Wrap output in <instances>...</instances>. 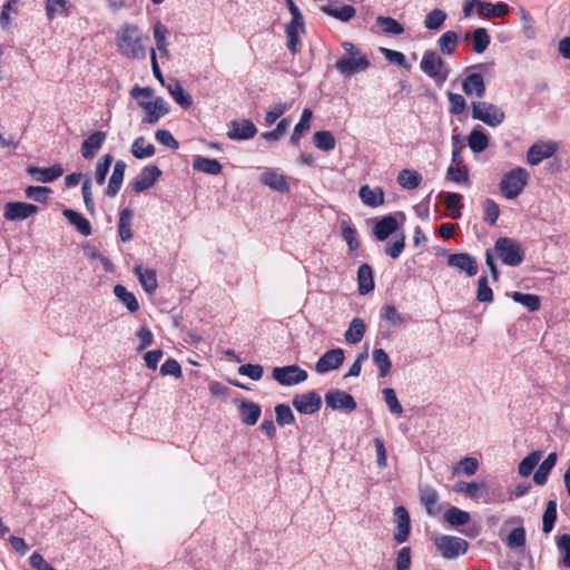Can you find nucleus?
Returning a JSON list of instances; mask_svg holds the SVG:
<instances>
[{"instance_id": "1", "label": "nucleus", "mask_w": 570, "mask_h": 570, "mask_svg": "<svg viewBox=\"0 0 570 570\" xmlns=\"http://www.w3.org/2000/svg\"><path fill=\"white\" fill-rule=\"evenodd\" d=\"M117 52L127 60H145L148 52V37L135 23H122L115 35Z\"/></svg>"}, {"instance_id": "2", "label": "nucleus", "mask_w": 570, "mask_h": 570, "mask_svg": "<svg viewBox=\"0 0 570 570\" xmlns=\"http://www.w3.org/2000/svg\"><path fill=\"white\" fill-rule=\"evenodd\" d=\"M342 47L345 52L335 62V68L343 77L351 78L356 73L365 72L370 68L368 57L354 43L344 41Z\"/></svg>"}, {"instance_id": "3", "label": "nucleus", "mask_w": 570, "mask_h": 570, "mask_svg": "<svg viewBox=\"0 0 570 570\" xmlns=\"http://www.w3.org/2000/svg\"><path fill=\"white\" fill-rule=\"evenodd\" d=\"M285 1L292 14V20L285 27L287 48L293 55H296L301 50V37L305 33V22L299 8L293 0Z\"/></svg>"}, {"instance_id": "4", "label": "nucleus", "mask_w": 570, "mask_h": 570, "mask_svg": "<svg viewBox=\"0 0 570 570\" xmlns=\"http://www.w3.org/2000/svg\"><path fill=\"white\" fill-rule=\"evenodd\" d=\"M420 69L438 83H443L450 73L446 63L434 50H426L423 52L420 61Z\"/></svg>"}, {"instance_id": "5", "label": "nucleus", "mask_w": 570, "mask_h": 570, "mask_svg": "<svg viewBox=\"0 0 570 570\" xmlns=\"http://www.w3.org/2000/svg\"><path fill=\"white\" fill-rule=\"evenodd\" d=\"M529 173L522 167H517L503 175L500 181V190L507 199L517 198L528 184Z\"/></svg>"}, {"instance_id": "6", "label": "nucleus", "mask_w": 570, "mask_h": 570, "mask_svg": "<svg viewBox=\"0 0 570 570\" xmlns=\"http://www.w3.org/2000/svg\"><path fill=\"white\" fill-rule=\"evenodd\" d=\"M471 109L473 119L482 121L490 127H498L505 118V114L500 107L488 101H473Z\"/></svg>"}, {"instance_id": "7", "label": "nucleus", "mask_w": 570, "mask_h": 570, "mask_svg": "<svg viewBox=\"0 0 570 570\" xmlns=\"http://www.w3.org/2000/svg\"><path fill=\"white\" fill-rule=\"evenodd\" d=\"M494 250L500 259L509 266H518L523 262L524 255L521 245L512 238L497 239Z\"/></svg>"}, {"instance_id": "8", "label": "nucleus", "mask_w": 570, "mask_h": 570, "mask_svg": "<svg viewBox=\"0 0 570 570\" xmlns=\"http://www.w3.org/2000/svg\"><path fill=\"white\" fill-rule=\"evenodd\" d=\"M434 544L445 559H454L461 554L466 553L469 543L466 540L442 534L434 539Z\"/></svg>"}, {"instance_id": "9", "label": "nucleus", "mask_w": 570, "mask_h": 570, "mask_svg": "<svg viewBox=\"0 0 570 570\" xmlns=\"http://www.w3.org/2000/svg\"><path fill=\"white\" fill-rule=\"evenodd\" d=\"M272 376L281 385L293 386L306 381L308 374L297 365H286L274 367Z\"/></svg>"}, {"instance_id": "10", "label": "nucleus", "mask_w": 570, "mask_h": 570, "mask_svg": "<svg viewBox=\"0 0 570 570\" xmlns=\"http://www.w3.org/2000/svg\"><path fill=\"white\" fill-rule=\"evenodd\" d=\"M139 107L144 110V124L155 125L160 118L169 112V108L163 97H156L153 101H139Z\"/></svg>"}, {"instance_id": "11", "label": "nucleus", "mask_w": 570, "mask_h": 570, "mask_svg": "<svg viewBox=\"0 0 570 570\" xmlns=\"http://www.w3.org/2000/svg\"><path fill=\"white\" fill-rule=\"evenodd\" d=\"M259 180L264 186L271 188L272 190L278 193L289 191L288 177L284 175L278 168H263Z\"/></svg>"}, {"instance_id": "12", "label": "nucleus", "mask_w": 570, "mask_h": 570, "mask_svg": "<svg viewBox=\"0 0 570 570\" xmlns=\"http://www.w3.org/2000/svg\"><path fill=\"white\" fill-rule=\"evenodd\" d=\"M325 403L334 411H344L351 413L356 409L354 397L341 390H330L325 394Z\"/></svg>"}, {"instance_id": "13", "label": "nucleus", "mask_w": 570, "mask_h": 570, "mask_svg": "<svg viewBox=\"0 0 570 570\" xmlns=\"http://www.w3.org/2000/svg\"><path fill=\"white\" fill-rule=\"evenodd\" d=\"M292 404L299 413L311 415L321 409L322 400L318 393L309 391L295 395Z\"/></svg>"}, {"instance_id": "14", "label": "nucleus", "mask_w": 570, "mask_h": 570, "mask_svg": "<svg viewBox=\"0 0 570 570\" xmlns=\"http://www.w3.org/2000/svg\"><path fill=\"white\" fill-rule=\"evenodd\" d=\"M38 207L33 204L22 202H10L4 205L3 216L7 220H23L35 215Z\"/></svg>"}, {"instance_id": "15", "label": "nucleus", "mask_w": 570, "mask_h": 570, "mask_svg": "<svg viewBox=\"0 0 570 570\" xmlns=\"http://www.w3.org/2000/svg\"><path fill=\"white\" fill-rule=\"evenodd\" d=\"M446 263L450 267L465 273L468 277L475 276L479 271L475 258L468 253L449 254Z\"/></svg>"}, {"instance_id": "16", "label": "nucleus", "mask_w": 570, "mask_h": 570, "mask_svg": "<svg viewBox=\"0 0 570 570\" xmlns=\"http://www.w3.org/2000/svg\"><path fill=\"white\" fill-rule=\"evenodd\" d=\"M558 149L554 141H538L527 153V160L531 166L540 164L543 159L552 157Z\"/></svg>"}, {"instance_id": "17", "label": "nucleus", "mask_w": 570, "mask_h": 570, "mask_svg": "<svg viewBox=\"0 0 570 570\" xmlns=\"http://www.w3.org/2000/svg\"><path fill=\"white\" fill-rule=\"evenodd\" d=\"M257 132L256 126L248 119H237L228 124L227 137L232 140H247Z\"/></svg>"}, {"instance_id": "18", "label": "nucleus", "mask_w": 570, "mask_h": 570, "mask_svg": "<svg viewBox=\"0 0 570 570\" xmlns=\"http://www.w3.org/2000/svg\"><path fill=\"white\" fill-rule=\"evenodd\" d=\"M345 354L342 348H333L322 355L315 364V371L320 374L338 368L344 362Z\"/></svg>"}, {"instance_id": "19", "label": "nucleus", "mask_w": 570, "mask_h": 570, "mask_svg": "<svg viewBox=\"0 0 570 570\" xmlns=\"http://www.w3.org/2000/svg\"><path fill=\"white\" fill-rule=\"evenodd\" d=\"M161 170L154 165L146 166L141 169V171L136 176L132 181V189L136 193H141L144 190L149 189L154 186L157 179L160 177Z\"/></svg>"}, {"instance_id": "20", "label": "nucleus", "mask_w": 570, "mask_h": 570, "mask_svg": "<svg viewBox=\"0 0 570 570\" xmlns=\"http://www.w3.org/2000/svg\"><path fill=\"white\" fill-rule=\"evenodd\" d=\"M396 532L394 539L399 543H403L409 539L411 531V520L407 510L400 505L394 510Z\"/></svg>"}, {"instance_id": "21", "label": "nucleus", "mask_w": 570, "mask_h": 570, "mask_svg": "<svg viewBox=\"0 0 570 570\" xmlns=\"http://www.w3.org/2000/svg\"><path fill=\"white\" fill-rule=\"evenodd\" d=\"M462 90L469 97L482 98L485 95V83L481 73L468 75L462 81Z\"/></svg>"}, {"instance_id": "22", "label": "nucleus", "mask_w": 570, "mask_h": 570, "mask_svg": "<svg viewBox=\"0 0 570 570\" xmlns=\"http://www.w3.org/2000/svg\"><path fill=\"white\" fill-rule=\"evenodd\" d=\"M399 229V223L395 216L387 215L379 219L374 225V236L383 242Z\"/></svg>"}, {"instance_id": "23", "label": "nucleus", "mask_w": 570, "mask_h": 570, "mask_svg": "<svg viewBox=\"0 0 570 570\" xmlns=\"http://www.w3.org/2000/svg\"><path fill=\"white\" fill-rule=\"evenodd\" d=\"M106 140V134L102 131H95L81 144V156L85 159H92Z\"/></svg>"}, {"instance_id": "24", "label": "nucleus", "mask_w": 570, "mask_h": 570, "mask_svg": "<svg viewBox=\"0 0 570 570\" xmlns=\"http://www.w3.org/2000/svg\"><path fill=\"white\" fill-rule=\"evenodd\" d=\"M453 490L456 493L464 494L472 500H478L487 493L488 485L485 482L459 481L454 484Z\"/></svg>"}, {"instance_id": "25", "label": "nucleus", "mask_w": 570, "mask_h": 570, "mask_svg": "<svg viewBox=\"0 0 570 570\" xmlns=\"http://www.w3.org/2000/svg\"><path fill=\"white\" fill-rule=\"evenodd\" d=\"M358 196L364 205L372 208L384 204V191L381 187L363 185L358 190Z\"/></svg>"}, {"instance_id": "26", "label": "nucleus", "mask_w": 570, "mask_h": 570, "mask_svg": "<svg viewBox=\"0 0 570 570\" xmlns=\"http://www.w3.org/2000/svg\"><path fill=\"white\" fill-rule=\"evenodd\" d=\"M242 422L246 425H255L261 417V406L254 402L242 400L238 402Z\"/></svg>"}, {"instance_id": "27", "label": "nucleus", "mask_w": 570, "mask_h": 570, "mask_svg": "<svg viewBox=\"0 0 570 570\" xmlns=\"http://www.w3.org/2000/svg\"><path fill=\"white\" fill-rule=\"evenodd\" d=\"M28 174L31 175L36 180L41 183H51L59 178L63 170L60 165H55L48 168H40L36 166H29L27 169Z\"/></svg>"}, {"instance_id": "28", "label": "nucleus", "mask_w": 570, "mask_h": 570, "mask_svg": "<svg viewBox=\"0 0 570 570\" xmlns=\"http://www.w3.org/2000/svg\"><path fill=\"white\" fill-rule=\"evenodd\" d=\"M420 499L422 504L425 507L428 514L438 515L441 512L439 505V493L431 487H422L420 489Z\"/></svg>"}, {"instance_id": "29", "label": "nucleus", "mask_w": 570, "mask_h": 570, "mask_svg": "<svg viewBox=\"0 0 570 570\" xmlns=\"http://www.w3.org/2000/svg\"><path fill=\"white\" fill-rule=\"evenodd\" d=\"M134 272L146 293L153 294L157 289L158 283L155 269L144 268L141 265H136Z\"/></svg>"}, {"instance_id": "30", "label": "nucleus", "mask_w": 570, "mask_h": 570, "mask_svg": "<svg viewBox=\"0 0 570 570\" xmlns=\"http://www.w3.org/2000/svg\"><path fill=\"white\" fill-rule=\"evenodd\" d=\"M166 89L174 101L184 109L190 108L193 105L191 96L183 88V86L177 80H173L167 83Z\"/></svg>"}, {"instance_id": "31", "label": "nucleus", "mask_w": 570, "mask_h": 570, "mask_svg": "<svg viewBox=\"0 0 570 570\" xmlns=\"http://www.w3.org/2000/svg\"><path fill=\"white\" fill-rule=\"evenodd\" d=\"M193 168L208 175H219L223 170V166L217 159L204 156H196L194 158Z\"/></svg>"}, {"instance_id": "32", "label": "nucleus", "mask_w": 570, "mask_h": 570, "mask_svg": "<svg viewBox=\"0 0 570 570\" xmlns=\"http://www.w3.org/2000/svg\"><path fill=\"white\" fill-rule=\"evenodd\" d=\"M358 292L366 295L374 288V277L372 267L368 264H362L357 272Z\"/></svg>"}, {"instance_id": "33", "label": "nucleus", "mask_w": 570, "mask_h": 570, "mask_svg": "<svg viewBox=\"0 0 570 570\" xmlns=\"http://www.w3.org/2000/svg\"><path fill=\"white\" fill-rule=\"evenodd\" d=\"M125 170L126 164L122 160L116 161L107 187L108 196L115 197L118 194L124 181Z\"/></svg>"}, {"instance_id": "34", "label": "nucleus", "mask_w": 570, "mask_h": 570, "mask_svg": "<svg viewBox=\"0 0 570 570\" xmlns=\"http://www.w3.org/2000/svg\"><path fill=\"white\" fill-rule=\"evenodd\" d=\"M445 179L458 185H470L469 169L465 165H449L445 173Z\"/></svg>"}, {"instance_id": "35", "label": "nucleus", "mask_w": 570, "mask_h": 570, "mask_svg": "<svg viewBox=\"0 0 570 570\" xmlns=\"http://www.w3.org/2000/svg\"><path fill=\"white\" fill-rule=\"evenodd\" d=\"M509 13V7L504 2L491 3L483 1L479 6V14L483 18L490 19L494 17H504Z\"/></svg>"}, {"instance_id": "36", "label": "nucleus", "mask_w": 570, "mask_h": 570, "mask_svg": "<svg viewBox=\"0 0 570 570\" xmlns=\"http://www.w3.org/2000/svg\"><path fill=\"white\" fill-rule=\"evenodd\" d=\"M422 180V175L414 169H402L397 175V184L409 190L417 188Z\"/></svg>"}, {"instance_id": "37", "label": "nucleus", "mask_w": 570, "mask_h": 570, "mask_svg": "<svg viewBox=\"0 0 570 570\" xmlns=\"http://www.w3.org/2000/svg\"><path fill=\"white\" fill-rule=\"evenodd\" d=\"M153 36L156 43V48L159 51L160 56L167 58L169 56L167 42L168 30L160 21H157L154 24Z\"/></svg>"}, {"instance_id": "38", "label": "nucleus", "mask_w": 570, "mask_h": 570, "mask_svg": "<svg viewBox=\"0 0 570 570\" xmlns=\"http://www.w3.org/2000/svg\"><path fill=\"white\" fill-rule=\"evenodd\" d=\"M62 214L81 235L89 236L91 234V226L89 220L78 212L67 208L62 212Z\"/></svg>"}, {"instance_id": "39", "label": "nucleus", "mask_w": 570, "mask_h": 570, "mask_svg": "<svg viewBox=\"0 0 570 570\" xmlns=\"http://www.w3.org/2000/svg\"><path fill=\"white\" fill-rule=\"evenodd\" d=\"M365 331L366 325L364 321L360 317H355L352 320L344 334L345 341L350 344H356L363 338Z\"/></svg>"}, {"instance_id": "40", "label": "nucleus", "mask_w": 570, "mask_h": 570, "mask_svg": "<svg viewBox=\"0 0 570 570\" xmlns=\"http://www.w3.org/2000/svg\"><path fill=\"white\" fill-rule=\"evenodd\" d=\"M312 117H313V112L311 109L305 108L302 111L301 119L296 124L294 131L292 134V137H291V142L293 145H297L298 141L301 140L302 136L309 130Z\"/></svg>"}, {"instance_id": "41", "label": "nucleus", "mask_w": 570, "mask_h": 570, "mask_svg": "<svg viewBox=\"0 0 570 570\" xmlns=\"http://www.w3.org/2000/svg\"><path fill=\"white\" fill-rule=\"evenodd\" d=\"M130 151L135 158L145 159L153 157L156 149L155 146L147 142L144 137H137L131 144Z\"/></svg>"}, {"instance_id": "42", "label": "nucleus", "mask_w": 570, "mask_h": 570, "mask_svg": "<svg viewBox=\"0 0 570 570\" xmlns=\"http://www.w3.org/2000/svg\"><path fill=\"white\" fill-rule=\"evenodd\" d=\"M556 463H557V454L550 453L544 459V461L539 465L537 471L534 472L533 481L538 485H543L547 482L548 475H549L550 471L553 469V466L556 465Z\"/></svg>"}, {"instance_id": "43", "label": "nucleus", "mask_w": 570, "mask_h": 570, "mask_svg": "<svg viewBox=\"0 0 570 570\" xmlns=\"http://www.w3.org/2000/svg\"><path fill=\"white\" fill-rule=\"evenodd\" d=\"M134 213L129 208H125L120 212L119 223H118V233L119 237L122 242H128L132 238L131 233V220Z\"/></svg>"}, {"instance_id": "44", "label": "nucleus", "mask_w": 570, "mask_h": 570, "mask_svg": "<svg viewBox=\"0 0 570 570\" xmlns=\"http://www.w3.org/2000/svg\"><path fill=\"white\" fill-rule=\"evenodd\" d=\"M468 145L473 153H482L489 146V137L481 129L474 128L468 137Z\"/></svg>"}, {"instance_id": "45", "label": "nucleus", "mask_w": 570, "mask_h": 570, "mask_svg": "<svg viewBox=\"0 0 570 570\" xmlns=\"http://www.w3.org/2000/svg\"><path fill=\"white\" fill-rule=\"evenodd\" d=\"M322 11L343 22L350 21L356 14L355 8L348 4L342 7L324 6Z\"/></svg>"}, {"instance_id": "46", "label": "nucleus", "mask_w": 570, "mask_h": 570, "mask_svg": "<svg viewBox=\"0 0 570 570\" xmlns=\"http://www.w3.org/2000/svg\"><path fill=\"white\" fill-rule=\"evenodd\" d=\"M114 294L127 307L129 312L135 313L138 311L139 303L137 298L125 286L119 284L116 285L114 287Z\"/></svg>"}, {"instance_id": "47", "label": "nucleus", "mask_w": 570, "mask_h": 570, "mask_svg": "<svg viewBox=\"0 0 570 570\" xmlns=\"http://www.w3.org/2000/svg\"><path fill=\"white\" fill-rule=\"evenodd\" d=\"M446 18H448V14L444 10L433 9L430 12H428V14L424 18L423 23L428 30L436 31L443 27Z\"/></svg>"}, {"instance_id": "48", "label": "nucleus", "mask_w": 570, "mask_h": 570, "mask_svg": "<svg viewBox=\"0 0 570 570\" xmlns=\"http://www.w3.org/2000/svg\"><path fill=\"white\" fill-rule=\"evenodd\" d=\"M459 43L458 35L454 31L444 32L438 40L439 49L443 55L451 56Z\"/></svg>"}, {"instance_id": "49", "label": "nucleus", "mask_w": 570, "mask_h": 570, "mask_svg": "<svg viewBox=\"0 0 570 570\" xmlns=\"http://www.w3.org/2000/svg\"><path fill=\"white\" fill-rule=\"evenodd\" d=\"M313 141L315 147L323 151H331L336 145L333 134L328 130L316 131L313 136Z\"/></svg>"}, {"instance_id": "50", "label": "nucleus", "mask_w": 570, "mask_h": 570, "mask_svg": "<svg viewBox=\"0 0 570 570\" xmlns=\"http://www.w3.org/2000/svg\"><path fill=\"white\" fill-rule=\"evenodd\" d=\"M511 297L515 303L523 305L530 312H535L541 306L540 297L535 294L514 292Z\"/></svg>"}, {"instance_id": "51", "label": "nucleus", "mask_w": 570, "mask_h": 570, "mask_svg": "<svg viewBox=\"0 0 570 570\" xmlns=\"http://www.w3.org/2000/svg\"><path fill=\"white\" fill-rule=\"evenodd\" d=\"M372 358L380 370V376L385 377L392 368V362L387 353L383 348H375L372 353Z\"/></svg>"}, {"instance_id": "52", "label": "nucleus", "mask_w": 570, "mask_h": 570, "mask_svg": "<svg viewBox=\"0 0 570 570\" xmlns=\"http://www.w3.org/2000/svg\"><path fill=\"white\" fill-rule=\"evenodd\" d=\"M20 6L19 0H9L2 8L0 13V26L2 29H9L11 27L12 17L18 14Z\"/></svg>"}, {"instance_id": "53", "label": "nucleus", "mask_w": 570, "mask_h": 570, "mask_svg": "<svg viewBox=\"0 0 570 570\" xmlns=\"http://www.w3.org/2000/svg\"><path fill=\"white\" fill-rule=\"evenodd\" d=\"M444 519L448 523H450L451 525L453 527H458V525H464L466 524L470 519H471V515L469 512L466 511H463L456 507H451L445 513H444Z\"/></svg>"}, {"instance_id": "54", "label": "nucleus", "mask_w": 570, "mask_h": 570, "mask_svg": "<svg viewBox=\"0 0 570 570\" xmlns=\"http://www.w3.org/2000/svg\"><path fill=\"white\" fill-rule=\"evenodd\" d=\"M478 469L479 461L475 458L465 456L460 460L455 466H453V473L472 476L476 473Z\"/></svg>"}, {"instance_id": "55", "label": "nucleus", "mask_w": 570, "mask_h": 570, "mask_svg": "<svg viewBox=\"0 0 570 570\" xmlns=\"http://www.w3.org/2000/svg\"><path fill=\"white\" fill-rule=\"evenodd\" d=\"M520 21H521V29L522 35L525 39L532 40L537 36V29L534 27L533 20L530 16V13L524 8H519L518 10Z\"/></svg>"}, {"instance_id": "56", "label": "nucleus", "mask_w": 570, "mask_h": 570, "mask_svg": "<svg viewBox=\"0 0 570 570\" xmlns=\"http://www.w3.org/2000/svg\"><path fill=\"white\" fill-rule=\"evenodd\" d=\"M490 36L485 28H476L472 33L473 50L476 53H482L490 45Z\"/></svg>"}, {"instance_id": "57", "label": "nucleus", "mask_w": 570, "mask_h": 570, "mask_svg": "<svg viewBox=\"0 0 570 570\" xmlns=\"http://www.w3.org/2000/svg\"><path fill=\"white\" fill-rule=\"evenodd\" d=\"M376 23L385 33L402 35L404 32L403 26L391 17L379 16Z\"/></svg>"}, {"instance_id": "58", "label": "nucleus", "mask_w": 570, "mask_h": 570, "mask_svg": "<svg viewBox=\"0 0 570 570\" xmlns=\"http://www.w3.org/2000/svg\"><path fill=\"white\" fill-rule=\"evenodd\" d=\"M557 520V502L550 500L542 515V531L550 533L554 527Z\"/></svg>"}, {"instance_id": "59", "label": "nucleus", "mask_w": 570, "mask_h": 570, "mask_svg": "<svg viewBox=\"0 0 570 570\" xmlns=\"http://www.w3.org/2000/svg\"><path fill=\"white\" fill-rule=\"evenodd\" d=\"M541 459V452L534 451L527 455L519 464L518 471L521 476H529Z\"/></svg>"}, {"instance_id": "60", "label": "nucleus", "mask_w": 570, "mask_h": 570, "mask_svg": "<svg viewBox=\"0 0 570 570\" xmlns=\"http://www.w3.org/2000/svg\"><path fill=\"white\" fill-rule=\"evenodd\" d=\"M341 230L344 240L346 242L350 250H356L360 247L357 230L351 226L347 222L341 223Z\"/></svg>"}, {"instance_id": "61", "label": "nucleus", "mask_w": 570, "mask_h": 570, "mask_svg": "<svg viewBox=\"0 0 570 570\" xmlns=\"http://www.w3.org/2000/svg\"><path fill=\"white\" fill-rule=\"evenodd\" d=\"M405 248V235L397 234L391 242L385 246V254L391 258L395 259L401 256Z\"/></svg>"}, {"instance_id": "62", "label": "nucleus", "mask_w": 570, "mask_h": 570, "mask_svg": "<svg viewBox=\"0 0 570 570\" xmlns=\"http://www.w3.org/2000/svg\"><path fill=\"white\" fill-rule=\"evenodd\" d=\"M68 1L67 0H47L46 13L49 19H55L58 16L68 13Z\"/></svg>"}, {"instance_id": "63", "label": "nucleus", "mask_w": 570, "mask_h": 570, "mask_svg": "<svg viewBox=\"0 0 570 570\" xmlns=\"http://www.w3.org/2000/svg\"><path fill=\"white\" fill-rule=\"evenodd\" d=\"M557 548L560 556V563L570 568V535H560L557 540Z\"/></svg>"}, {"instance_id": "64", "label": "nucleus", "mask_w": 570, "mask_h": 570, "mask_svg": "<svg viewBox=\"0 0 570 570\" xmlns=\"http://www.w3.org/2000/svg\"><path fill=\"white\" fill-rule=\"evenodd\" d=\"M381 316L392 326H401L406 322L394 305H385L382 308Z\"/></svg>"}]
</instances>
